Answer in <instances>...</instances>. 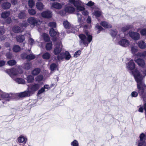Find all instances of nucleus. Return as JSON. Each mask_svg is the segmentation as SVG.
I'll list each match as a JSON object with an SVG mask.
<instances>
[{
  "label": "nucleus",
  "mask_w": 146,
  "mask_h": 146,
  "mask_svg": "<svg viewBox=\"0 0 146 146\" xmlns=\"http://www.w3.org/2000/svg\"><path fill=\"white\" fill-rule=\"evenodd\" d=\"M134 78L137 83V88L139 95L143 98L144 101L146 102V93L144 92L145 86L142 81L143 75H141L137 71L132 72Z\"/></svg>",
  "instance_id": "f257e3e1"
},
{
  "label": "nucleus",
  "mask_w": 146,
  "mask_h": 146,
  "mask_svg": "<svg viewBox=\"0 0 146 146\" xmlns=\"http://www.w3.org/2000/svg\"><path fill=\"white\" fill-rule=\"evenodd\" d=\"M68 2L72 4L76 8L78 11H83L82 14L85 16L88 15V12L85 10V8L84 7V3L80 0H69Z\"/></svg>",
  "instance_id": "f03ea898"
},
{
  "label": "nucleus",
  "mask_w": 146,
  "mask_h": 146,
  "mask_svg": "<svg viewBox=\"0 0 146 146\" xmlns=\"http://www.w3.org/2000/svg\"><path fill=\"white\" fill-rule=\"evenodd\" d=\"M85 33L86 36L82 34L79 35L80 39V42L81 44H82L86 46H87L92 40V35L88 32L86 31Z\"/></svg>",
  "instance_id": "7ed1b4c3"
},
{
  "label": "nucleus",
  "mask_w": 146,
  "mask_h": 146,
  "mask_svg": "<svg viewBox=\"0 0 146 146\" xmlns=\"http://www.w3.org/2000/svg\"><path fill=\"white\" fill-rule=\"evenodd\" d=\"M6 72L12 78L13 76H18L19 74L23 72V71L20 70L19 68H18L17 69L14 68L7 69Z\"/></svg>",
  "instance_id": "20e7f679"
},
{
  "label": "nucleus",
  "mask_w": 146,
  "mask_h": 146,
  "mask_svg": "<svg viewBox=\"0 0 146 146\" xmlns=\"http://www.w3.org/2000/svg\"><path fill=\"white\" fill-rule=\"evenodd\" d=\"M126 67L128 70L131 71V74L133 76L132 72H135L136 71L138 72L141 75H143L141 73H140L137 70H135L134 71L133 70L135 68V64L133 60H131L128 62L126 64Z\"/></svg>",
  "instance_id": "39448f33"
},
{
  "label": "nucleus",
  "mask_w": 146,
  "mask_h": 146,
  "mask_svg": "<svg viewBox=\"0 0 146 146\" xmlns=\"http://www.w3.org/2000/svg\"><path fill=\"white\" fill-rule=\"evenodd\" d=\"M27 21L31 27H33L35 25H40L41 23V22L40 20H37L35 18L33 17L28 18Z\"/></svg>",
  "instance_id": "423d86ee"
},
{
  "label": "nucleus",
  "mask_w": 146,
  "mask_h": 146,
  "mask_svg": "<svg viewBox=\"0 0 146 146\" xmlns=\"http://www.w3.org/2000/svg\"><path fill=\"white\" fill-rule=\"evenodd\" d=\"M71 57V56L68 52L65 51L64 53L59 54L57 57L58 60H61L65 58L66 60H69Z\"/></svg>",
  "instance_id": "0eeeda50"
},
{
  "label": "nucleus",
  "mask_w": 146,
  "mask_h": 146,
  "mask_svg": "<svg viewBox=\"0 0 146 146\" xmlns=\"http://www.w3.org/2000/svg\"><path fill=\"white\" fill-rule=\"evenodd\" d=\"M55 47L54 50V53L55 55L59 54L62 50V45L61 41L57 42L55 45Z\"/></svg>",
  "instance_id": "6e6552de"
},
{
  "label": "nucleus",
  "mask_w": 146,
  "mask_h": 146,
  "mask_svg": "<svg viewBox=\"0 0 146 146\" xmlns=\"http://www.w3.org/2000/svg\"><path fill=\"white\" fill-rule=\"evenodd\" d=\"M40 85L39 83L33 84L28 86V88L30 90L31 94L33 92L38 90L40 86Z\"/></svg>",
  "instance_id": "1a4fd4ad"
},
{
  "label": "nucleus",
  "mask_w": 146,
  "mask_h": 146,
  "mask_svg": "<svg viewBox=\"0 0 146 146\" xmlns=\"http://www.w3.org/2000/svg\"><path fill=\"white\" fill-rule=\"evenodd\" d=\"M118 44L122 47H126L129 45L130 42L126 39L123 38L121 39L119 41Z\"/></svg>",
  "instance_id": "9d476101"
},
{
  "label": "nucleus",
  "mask_w": 146,
  "mask_h": 146,
  "mask_svg": "<svg viewBox=\"0 0 146 146\" xmlns=\"http://www.w3.org/2000/svg\"><path fill=\"white\" fill-rule=\"evenodd\" d=\"M140 141L138 143V146H142L145 145V140L146 139V135L143 133H141L140 136Z\"/></svg>",
  "instance_id": "9b49d317"
},
{
  "label": "nucleus",
  "mask_w": 146,
  "mask_h": 146,
  "mask_svg": "<svg viewBox=\"0 0 146 146\" xmlns=\"http://www.w3.org/2000/svg\"><path fill=\"white\" fill-rule=\"evenodd\" d=\"M17 140L18 142L19 143L25 144L27 143V139L26 136L21 135L18 137Z\"/></svg>",
  "instance_id": "f8f14e48"
},
{
  "label": "nucleus",
  "mask_w": 146,
  "mask_h": 146,
  "mask_svg": "<svg viewBox=\"0 0 146 146\" xmlns=\"http://www.w3.org/2000/svg\"><path fill=\"white\" fill-rule=\"evenodd\" d=\"M129 36L135 40H138L140 38V35L137 32L130 31L129 33Z\"/></svg>",
  "instance_id": "ddd939ff"
},
{
  "label": "nucleus",
  "mask_w": 146,
  "mask_h": 146,
  "mask_svg": "<svg viewBox=\"0 0 146 146\" xmlns=\"http://www.w3.org/2000/svg\"><path fill=\"white\" fill-rule=\"evenodd\" d=\"M14 95L11 93H3L1 94V99L2 98L8 99L7 100L9 101L10 99L13 98V96Z\"/></svg>",
  "instance_id": "4468645a"
},
{
  "label": "nucleus",
  "mask_w": 146,
  "mask_h": 146,
  "mask_svg": "<svg viewBox=\"0 0 146 146\" xmlns=\"http://www.w3.org/2000/svg\"><path fill=\"white\" fill-rule=\"evenodd\" d=\"M64 10L66 12L72 13L75 11V9L70 4H68L66 5Z\"/></svg>",
  "instance_id": "2eb2a0df"
},
{
  "label": "nucleus",
  "mask_w": 146,
  "mask_h": 146,
  "mask_svg": "<svg viewBox=\"0 0 146 146\" xmlns=\"http://www.w3.org/2000/svg\"><path fill=\"white\" fill-rule=\"evenodd\" d=\"M64 3H62L61 4L57 3L54 2L52 3L51 4V8H54L57 9H60L62 8V6L64 5Z\"/></svg>",
  "instance_id": "dca6fc26"
},
{
  "label": "nucleus",
  "mask_w": 146,
  "mask_h": 146,
  "mask_svg": "<svg viewBox=\"0 0 146 146\" xmlns=\"http://www.w3.org/2000/svg\"><path fill=\"white\" fill-rule=\"evenodd\" d=\"M41 16L44 18H49L52 17V12L50 11H46L41 13Z\"/></svg>",
  "instance_id": "f3484780"
},
{
  "label": "nucleus",
  "mask_w": 146,
  "mask_h": 146,
  "mask_svg": "<svg viewBox=\"0 0 146 146\" xmlns=\"http://www.w3.org/2000/svg\"><path fill=\"white\" fill-rule=\"evenodd\" d=\"M31 95V93L29 91H25L24 92L19 93L18 94V96L21 98L29 96Z\"/></svg>",
  "instance_id": "a211bd4d"
},
{
  "label": "nucleus",
  "mask_w": 146,
  "mask_h": 146,
  "mask_svg": "<svg viewBox=\"0 0 146 146\" xmlns=\"http://www.w3.org/2000/svg\"><path fill=\"white\" fill-rule=\"evenodd\" d=\"M102 12L101 10L97 8L95 10L93 13V14L96 17H99L101 15Z\"/></svg>",
  "instance_id": "6ab92c4d"
},
{
  "label": "nucleus",
  "mask_w": 146,
  "mask_h": 146,
  "mask_svg": "<svg viewBox=\"0 0 146 146\" xmlns=\"http://www.w3.org/2000/svg\"><path fill=\"white\" fill-rule=\"evenodd\" d=\"M100 24L104 28H110L112 27V25L110 23H108L105 21H102Z\"/></svg>",
  "instance_id": "aec40b11"
},
{
  "label": "nucleus",
  "mask_w": 146,
  "mask_h": 146,
  "mask_svg": "<svg viewBox=\"0 0 146 146\" xmlns=\"http://www.w3.org/2000/svg\"><path fill=\"white\" fill-rule=\"evenodd\" d=\"M137 45L141 49L145 48L146 46V44L145 42L142 40L138 42L137 43Z\"/></svg>",
  "instance_id": "412c9836"
},
{
  "label": "nucleus",
  "mask_w": 146,
  "mask_h": 146,
  "mask_svg": "<svg viewBox=\"0 0 146 146\" xmlns=\"http://www.w3.org/2000/svg\"><path fill=\"white\" fill-rule=\"evenodd\" d=\"M135 61L137 64L140 66L143 67L145 65V62L143 60L140 59L138 58L137 60H135Z\"/></svg>",
  "instance_id": "4be33fe9"
},
{
  "label": "nucleus",
  "mask_w": 146,
  "mask_h": 146,
  "mask_svg": "<svg viewBox=\"0 0 146 146\" xmlns=\"http://www.w3.org/2000/svg\"><path fill=\"white\" fill-rule=\"evenodd\" d=\"M36 6L38 10L41 11L44 8V5L41 2H38L36 3Z\"/></svg>",
  "instance_id": "5701e85b"
},
{
  "label": "nucleus",
  "mask_w": 146,
  "mask_h": 146,
  "mask_svg": "<svg viewBox=\"0 0 146 146\" xmlns=\"http://www.w3.org/2000/svg\"><path fill=\"white\" fill-rule=\"evenodd\" d=\"M68 30L67 31L68 33H74L77 31V30L74 28L73 26L72 25H70L69 28H68Z\"/></svg>",
  "instance_id": "b1692460"
},
{
  "label": "nucleus",
  "mask_w": 146,
  "mask_h": 146,
  "mask_svg": "<svg viewBox=\"0 0 146 146\" xmlns=\"http://www.w3.org/2000/svg\"><path fill=\"white\" fill-rule=\"evenodd\" d=\"M28 83H32L34 80V77L31 75H29L26 78Z\"/></svg>",
  "instance_id": "393cba45"
},
{
  "label": "nucleus",
  "mask_w": 146,
  "mask_h": 146,
  "mask_svg": "<svg viewBox=\"0 0 146 146\" xmlns=\"http://www.w3.org/2000/svg\"><path fill=\"white\" fill-rule=\"evenodd\" d=\"M15 81L19 84H24L25 83V80L21 78H17L14 79Z\"/></svg>",
  "instance_id": "a878e982"
},
{
  "label": "nucleus",
  "mask_w": 146,
  "mask_h": 146,
  "mask_svg": "<svg viewBox=\"0 0 146 146\" xmlns=\"http://www.w3.org/2000/svg\"><path fill=\"white\" fill-rule=\"evenodd\" d=\"M21 56L23 58L26 57V58L28 60H31L34 59L35 58V56L33 54H30L29 55H27L26 56V55L25 56H23V54L21 55Z\"/></svg>",
  "instance_id": "bb28decb"
},
{
  "label": "nucleus",
  "mask_w": 146,
  "mask_h": 146,
  "mask_svg": "<svg viewBox=\"0 0 146 146\" xmlns=\"http://www.w3.org/2000/svg\"><path fill=\"white\" fill-rule=\"evenodd\" d=\"M133 27V26L132 25H128L122 27L121 30L122 32H125L129 29L132 28Z\"/></svg>",
  "instance_id": "cd10ccee"
},
{
  "label": "nucleus",
  "mask_w": 146,
  "mask_h": 146,
  "mask_svg": "<svg viewBox=\"0 0 146 146\" xmlns=\"http://www.w3.org/2000/svg\"><path fill=\"white\" fill-rule=\"evenodd\" d=\"M49 33L50 35L53 37L55 36L56 35H58L59 34L58 33L55 31L52 28H51L50 29Z\"/></svg>",
  "instance_id": "c85d7f7f"
},
{
  "label": "nucleus",
  "mask_w": 146,
  "mask_h": 146,
  "mask_svg": "<svg viewBox=\"0 0 146 146\" xmlns=\"http://www.w3.org/2000/svg\"><path fill=\"white\" fill-rule=\"evenodd\" d=\"M11 6V4L9 3L6 2L3 3L2 5V7L5 9H9Z\"/></svg>",
  "instance_id": "c756f323"
},
{
  "label": "nucleus",
  "mask_w": 146,
  "mask_h": 146,
  "mask_svg": "<svg viewBox=\"0 0 146 146\" xmlns=\"http://www.w3.org/2000/svg\"><path fill=\"white\" fill-rule=\"evenodd\" d=\"M10 14V12L9 11H6L3 12L1 14V17L5 19L9 17Z\"/></svg>",
  "instance_id": "7c9ffc66"
},
{
  "label": "nucleus",
  "mask_w": 146,
  "mask_h": 146,
  "mask_svg": "<svg viewBox=\"0 0 146 146\" xmlns=\"http://www.w3.org/2000/svg\"><path fill=\"white\" fill-rule=\"evenodd\" d=\"M51 56L50 54L48 52H46L43 54L42 56V58L44 59H49Z\"/></svg>",
  "instance_id": "2f4dec72"
},
{
  "label": "nucleus",
  "mask_w": 146,
  "mask_h": 146,
  "mask_svg": "<svg viewBox=\"0 0 146 146\" xmlns=\"http://www.w3.org/2000/svg\"><path fill=\"white\" fill-rule=\"evenodd\" d=\"M25 37L24 35H19L16 37L17 41L19 42H22L25 39Z\"/></svg>",
  "instance_id": "473e14b6"
},
{
  "label": "nucleus",
  "mask_w": 146,
  "mask_h": 146,
  "mask_svg": "<svg viewBox=\"0 0 146 146\" xmlns=\"http://www.w3.org/2000/svg\"><path fill=\"white\" fill-rule=\"evenodd\" d=\"M40 71V69L38 68H36L32 71L31 73L34 75H36L38 74Z\"/></svg>",
  "instance_id": "72a5a7b5"
},
{
  "label": "nucleus",
  "mask_w": 146,
  "mask_h": 146,
  "mask_svg": "<svg viewBox=\"0 0 146 146\" xmlns=\"http://www.w3.org/2000/svg\"><path fill=\"white\" fill-rule=\"evenodd\" d=\"M5 31V29L3 27L0 28V40H2L4 39L2 35L4 33Z\"/></svg>",
  "instance_id": "f704fd0d"
},
{
  "label": "nucleus",
  "mask_w": 146,
  "mask_h": 146,
  "mask_svg": "<svg viewBox=\"0 0 146 146\" xmlns=\"http://www.w3.org/2000/svg\"><path fill=\"white\" fill-rule=\"evenodd\" d=\"M138 48L137 46H132L131 48V52L133 54H135L138 50Z\"/></svg>",
  "instance_id": "c9c22d12"
},
{
  "label": "nucleus",
  "mask_w": 146,
  "mask_h": 146,
  "mask_svg": "<svg viewBox=\"0 0 146 146\" xmlns=\"http://www.w3.org/2000/svg\"><path fill=\"white\" fill-rule=\"evenodd\" d=\"M26 15L24 11H22L18 15V17L19 19H24L26 17Z\"/></svg>",
  "instance_id": "e433bc0d"
},
{
  "label": "nucleus",
  "mask_w": 146,
  "mask_h": 146,
  "mask_svg": "<svg viewBox=\"0 0 146 146\" xmlns=\"http://www.w3.org/2000/svg\"><path fill=\"white\" fill-rule=\"evenodd\" d=\"M137 56L141 58L146 57V51H145L143 52H138L137 54Z\"/></svg>",
  "instance_id": "4c0bfd02"
},
{
  "label": "nucleus",
  "mask_w": 146,
  "mask_h": 146,
  "mask_svg": "<svg viewBox=\"0 0 146 146\" xmlns=\"http://www.w3.org/2000/svg\"><path fill=\"white\" fill-rule=\"evenodd\" d=\"M43 38L44 40L46 42L49 41L50 40V38L48 35L46 33H44L42 35Z\"/></svg>",
  "instance_id": "58836bf2"
},
{
  "label": "nucleus",
  "mask_w": 146,
  "mask_h": 146,
  "mask_svg": "<svg viewBox=\"0 0 146 146\" xmlns=\"http://www.w3.org/2000/svg\"><path fill=\"white\" fill-rule=\"evenodd\" d=\"M31 64L30 63H27L24 64L23 67L25 69L29 70V69L31 67Z\"/></svg>",
  "instance_id": "ea45409f"
},
{
  "label": "nucleus",
  "mask_w": 146,
  "mask_h": 146,
  "mask_svg": "<svg viewBox=\"0 0 146 146\" xmlns=\"http://www.w3.org/2000/svg\"><path fill=\"white\" fill-rule=\"evenodd\" d=\"M63 24L64 27L66 29L69 28L70 25H71L67 21H64L63 22Z\"/></svg>",
  "instance_id": "a19ab883"
},
{
  "label": "nucleus",
  "mask_w": 146,
  "mask_h": 146,
  "mask_svg": "<svg viewBox=\"0 0 146 146\" xmlns=\"http://www.w3.org/2000/svg\"><path fill=\"white\" fill-rule=\"evenodd\" d=\"M13 31L15 33H17L20 32V29L18 26H15L13 28Z\"/></svg>",
  "instance_id": "79ce46f5"
},
{
  "label": "nucleus",
  "mask_w": 146,
  "mask_h": 146,
  "mask_svg": "<svg viewBox=\"0 0 146 146\" xmlns=\"http://www.w3.org/2000/svg\"><path fill=\"white\" fill-rule=\"evenodd\" d=\"M20 48L18 45H15L13 48V52H17L20 50Z\"/></svg>",
  "instance_id": "37998d69"
},
{
  "label": "nucleus",
  "mask_w": 146,
  "mask_h": 146,
  "mask_svg": "<svg viewBox=\"0 0 146 146\" xmlns=\"http://www.w3.org/2000/svg\"><path fill=\"white\" fill-rule=\"evenodd\" d=\"M52 45L51 42L47 43L46 45V48L48 50H50L52 48Z\"/></svg>",
  "instance_id": "c03bdc74"
},
{
  "label": "nucleus",
  "mask_w": 146,
  "mask_h": 146,
  "mask_svg": "<svg viewBox=\"0 0 146 146\" xmlns=\"http://www.w3.org/2000/svg\"><path fill=\"white\" fill-rule=\"evenodd\" d=\"M7 64L10 66H12L16 64V61L14 60H10L8 61Z\"/></svg>",
  "instance_id": "a18cd8bd"
},
{
  "label": "nucleus",
  "mask_w": 146,
  "mask_h": 146,
  "mask_svg": "<svg viewBox=\"0 0 146 146\" xmlns=\"http://www.w3.org/2000/svg\"><path fill=\"white\" fill-rule=\"evenodd\" d=\"M57 65L56 64L53 63L50 66V69L52 71H53L56 70L57 67Z\"/></svg>",
  "instance_id": "49530a36"
},
{
  "label": "nucleus",
  "mask_w": 146,
  "mask_h": 146,
  "mask_svg": "<svg viewBox=\"0 0 146 146\" xmlns=\"http://www.w3.org/2000/svg\"><path fill=\"white\" fill-rule=\"evenodd\" d=\"M28 12L29 14L31 15H35L36 13L35 10L33 9H29Z\"/></svg>",
  "instance_id": "de8ad7c7"
},
{
  "label": "nucleus",
  "mask_w": 146,
  "mask_h": 146,
  "mask_svg": "<svg viewBox=\"0 0 146 146\" xmlns=\"http://www.w3.org/2000/svg\"><path fill=\"white\" fill-rule=\"evenodd\" d=\"M28 4L29 7L32 8L35 5V2L33 0H29L28 1Z\"/></svg>",
  "instance_id": "09e8293b"
},
{
  "label": "nucleus",
  "mask_w": 146,
  "mask_h": 146,
  "mask_svg": "<svg viewBox=\"0 0 146 146\" xmlns=\"http://www.w3.org/2000/svg\"><path fill=\"white\" fill-rule=\"evenodd\" d=\"M43 78V76L42 75H39L38 76L35 78L36 81L39 82L42 81Z\"/></svg>",
  "instance_id": "8fccbe9b"
},
{
  "label": "nucleus",
  "mask_w": 146,
  "mask_h": 146,
  "mask_svg": "<svg viewBox=\"0 0 146 146\" xmlns=\"http://www.w3.org/2000/svg\"><path fill=\"white\" fill-rule=\"evenodd\" d=\"M48 25L51 28L53 29L56 27V24L54 22H51L49 23Z\"/></svg>",
  "instance_id": "3c124183"
},
{
  "label": "nucleus",
  "mask_w": 146,
  "mask_h": 146,
  "mask_svg": "<svg viewBox=\"0 0 146 146\" xmlns=\"http://www.w3.org/2000/svg\"><path fill=\"white\" fill-rule=\"evenodd\" d=\"M71 145L72 146H78L79 144L78 141L76 140H74L71 143Z\"/></svg>",
  "instance_id": "603ef678"
},
{
  "label": "nucleus",
  "mask_w": 146,
  "mask_h": 146,
  "mask_svg": "<svg viewBox=\"0 0 146 146\" xmlns=\"http://www.w3.org/2000/svg\"><path fill=\"white\" fill-rule=\"evenodd\" d=\"M141 35L143 36H146V29L144 28L141 29L140 31Z\"/></svg>",
  "instance_id": "864d4df0"
},
{
  "label": "nucleus",
  "mask_w": 146,
  "mask_h": 146,
  "mask_svg": "<svg viewBox=\"0 0 146 146\" xmlns=\"http://www.w3.org/2000/svg\"><path fill=\"white\" fill-rule=\"evenodd\" d=\"M74 93V92L73 91V90H72L71 89H69L67 92V95L69 96H72L73 94Z\"/></svg>",
  "instance_id": "5fc2aeb1"
},
{
  "label": "nucleus",
  "mask_w": 146,
  "mask_h": 146,
  "mask_svg": "<svg viewBox=\"0 0 146 146\" xmlns=\"http://www.w3.org/2000/svg\"><path fill=\"white\" fill-rule=\"evenodd\" d=\"M117 34V31L116 30H111L110 34L113 37H115Z\"/></svg>",
  "instance_id": "6e6d98bb"
},
{
  "label": "nucleus",
  "mask_w": 146,
  "mask_h": 146,
  "mask_svg": "<svg viewBox=\"0 0 146 146\" xmlns=\"http://www.w3.org/2000/svg\"><path fill=\"white\" fill-rule=\"evenodd\" d=\"M81 51L80 50H79L76 51L74 54V57L75 58L78 57L80 55L81 53Z\"/></svg>",
  "instance_id": "4d7b16f0"
},
{
  "label": "nucleus",
  "mask_w": 146,
  "mask_h": 146,
  "mask_svg": "<svg viewBox=\"0 0 146 146\" xmlns=\"http://www.w3.org/2000/svg\"><path fill=\"white\" fill-rule=\"evenodd\" d=\"M138 93L136 91H133L131 94V96L132 97H136L138 96Z\"/></svg>",
  "instance_id": "13d9d810"
},
{
  "label": "nucleus",
  "mask_w": 146,
  "mask_h": 146,
  "mask_svg": "<svg viewBox=\"0 0 146 146\" xmlns=\"http://www.w3.org/2000/svg\"><path fill=\"white\" fill-rule=\"evenodd\" d=\"M77 16L78 22H81L82 21V15L78 13H77Z\"/></svg>",
  "instance_id": "bf43d9fd"
},
{
  "label": "nucleus",
  "mask_w": 146,
  "mask_h": 146,
  "mask_svg": "<svg viewBox=\"0 0 146 146\" xmlns=\"http://www.w3.org/2000/svg\"><path fill=\"white\" fill-rule=\"evenodd\" d=\"M53 86V84H52L50 86H49L48 85H45L44 86V87H43L44 89V90H48L52 86Z\"/></svg>",
  "instance_id": "052dcab7"
},
{
  "label": "nucleus",
  "mask_w": 146,
  "mask_h": 146,
  "mask_svg": "<svg viewBox=\"0 0 146 146\" xmlns=\"http://www.w3.org/2000/svg\"><path fill=\"white\" fill-rule=\"evenodd\" d=\"M94 4V3L92 1H89L86 5L89 6L91 7L93 6Z\"/></svg>",
  "instance_id": "680f3d73"
},
{
  "label": "nucleus",
  "mask_w": 146,
  "mask_h": 146,
  "mask_svg": "<svg viewBox=\"0 0 146 146\" xmlns=\"http://www.w3.org/2000/svg\"><path fill=\"white\" fill-rule=\"evenodd\" d=\"M28 24L25 21H23L22 24H21V26L22 27H25L28 25Z\"/></svg>",
  "instance_id": "e2e57ef3"
},
{
  "label": "nucleus",
  "mask_w": 146,
  "mask_h": 146,
  "mask_svg": "<svg viewBox=\"0 0 146 146\" xmlns=\"http://www.w3.org/2000/svg\"><path fill=\"white\" fill-rule=\"evenodd\" d=\"M96 28L99 31H101L104 30V29L101 26H99L98 24H97L95 26Z\"/></svg>",
  "instance_id": "0e129e2a"
},
{
  "label": "nucleus",
  "mask_w": 146,
  "mask_h": 146,
  "mask_svg": "<svg viewBox=\"0 0 146 146\" xmlns=\"http://www.w3.org/2000/svg\"><path fill=\"white\" fill-rule=\"evenodd\" d=\"M6 56L8 58L11 59L12 58V56L11 53L8 52L6 54Z\"/></svg>",
  "instance_id": "69168bd1"
},
{
  "label": "nucleus",
  "mask_w": 146,
  "mask_h": 146,
  "mask_svg": "<svg viewBox=\"0 0 146 146\" xmlns=\"http://www.w3.org/2000/svg\"><path fill=\"white\" fill-rule=\"evenodd\" d=\"M29 43L31 45H33L34 43V40L31 38H30L29 40Z\"/></svg>",
  "instance_id": "338daca9"
},
{
  "label": "nucleus",
  "mask_w": 146,
  "mask_h": 146,
  "mask_svg": "<svg viewBox=\"0 0 146 146\" xmlns=\"http://www.w3.org/2000/svg\"><path fill=\"white\" fill-rule=\"evenodd\" d=\"M45 91L44 89L43 88H42L38 92V94H40Z\"/></svg>",
  "instance_id": "774afa93"
}]
</instances>
